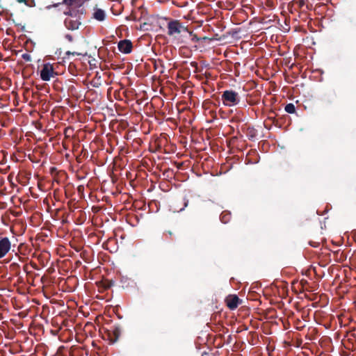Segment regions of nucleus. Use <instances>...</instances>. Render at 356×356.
Wrapping results in <instances>:
<instances>
[{
    "mask_svg": "<svg viewBox=\"0 0 356 356\" xmlns=\"http://www.w3.org/2000/svg\"><path fill=\"white\" fill-rule=\"evenodd\" d=\"M222 102L225 106L232 107L239 103L240 97L234 90H225L222 95Z\"/></svg>",
    "mask_w": 356,
    "mask_h": 356,
    "instance_id": "f257e3e1",
    "label": "nucleus"
},
{
    "mask_svg": "<svg viewBox=\"0 0 356 356\" xmlns=\"http://www.w3.org/2000/svg\"><path fill=\"white\" fill-rule=\"evenodd\" d=\"M182 32H188V30L179 21L173 20L168 24V34L169 35L175 36Z\"/></svg>",
    "mask_w": 356,
    "mask_h": 356,
    "instance_id": "f03ea898",
    "label": "nucleus"
},
{
    "mask_svg": "<svg viewBox=\"0 0 356 356\" xmlns=\"http://www.w3.org/2000/svg\"><path fill=\"white\" fill-rule=\"evenodd\" d=\"M57 75L54 67L51 63H44L40 71V78L44 81H49L51 78Z\"/></svg>",
    "mask_w": 356,
    "mask_h": 356,
    "instance_id": "7ed1b4c3",
    "label": "nucleus"
},
{
    "mask_svg": "<svg viewBox=\"0 0 356 356\" xmlns=\"http://www.w3.org/2000/svg\"><path fill=\"white\" fill-rule=\"evenodd\" d=\"M11 249V242L8 237L0 238V259L4 257Z\"/></svg>",
    "mask_w": 356,
    "mask_h": 356,
    "instance_id": "20e7f679",
    "label": "nucleus"
},
{
    "mask_svg": "<svg viewBox=\"0 0 356 356\" xmlns=\"http://www.w3.org/2000/svg\"><path fill=\"white\" fill-rule=\"evenodd\" d=\"M118 47L119 51L123 54H129L132 50V44L127 40L120 41Z\"/></svg>",
    "mask_w": 356,
    "mask_h": 356,
    "instance_id": "39448f33",
    "label": "nucleus"
},
{
    "mask_svg": "<svg viewBox=\"0 0 356 356\" xmlns=\"http://www.w3.org/2000/svg\"><path fill=\"white\" fill-rule=\"evenodd\" d=\"M225 302L230 309H234L239 305L240 300L236 295H229L226 298Z\"/></svg>",
    "mask_w": 356,
    "mask_h": 356,
    "instance_id": "423d86ee",
    "label": "nucleus"
},
{
    "mask_svg": "<svg viewBox=\"0 0 356 356\" xmlns=\"http://www.w3.org/2000/svg\"><path fill=\"white\" fill-rule=\"evenodd\" d=\"M92 17L99 22H102L106 18V13L102 9L95 8H94V12L92 13Z\"/></svg>",
    "mask_w": 356,
    "mask_h": 356,
    "instance_id": "0eeeda50",
    "label": "nucleus"
},
{
    "mask_svg": "<svg viewBox=\"0 0 356 356\" xmlns=\"http://www.w3.org/2000/svg\"><path fill=\"white\" fill-rule=\"evenodd\" d=\"M65 24L68 29L76 30L79 28V22L76 19H66Z\"/></svg>",
    "mask_w": 356,
    "mask_h": 356,
    "instance_id": "6e6552de",
    "label": "nucleus"
},
{
    "mask_svg": "<svg viewBox=\"0 0 356 356\" xmlns=\"http://www.w3.org/2000/svg\"><path fill=\"white\" fill-rule=\"evenodd\" d=\"M284 109L288 113H294L296 112L295 106L291 103L286 104Z\"/></svg>",
    "mask_w": 356,
    "mask_h": 356,
    "instance_id": "1a4fd4ad",
    "label": "nucleus"
},
{
    "mask_svg": "<svg viewBox=\"0 0 356 356\" xmlns=\"http://www.w3.org/2000/svg\"><path fill=\"white\" fill-rule=\"evenodd\" d=\"M220 218H221V220L224 223H226V222H227L229 221V220L230 218V215H229V213H222L221 214Z\"/></svg>",
    "mask_w": 356,
    "mask_h": 356,
    "instance_id": "9d476101",
    "label": "nucleus"
},
{
    "mask_svg": "<svg viewBox=\"0 0 356 356\" xmlns=\"http://www.w3.org/2000/svg\"><path fill=\"white\" fill-rule=\"evenodd\" d=\"M66 55L67 56H70V55H72V56H75V55H77V56H80V55H82L81 53H77V52H72V51H67L66 52Z\"/></svg>",
    "mask_w": 356,
    "mask_h": 356,
    "instance_id": "9b49d317",
    "label": "nucleus"
},
{
    "mask_svg": "<svg viewBox=\"0 0 356 356\" xmlns=\"http://www.w3.org/2000/svg\"><path fill=\"white\" fill-rule=\"evenodd\" d=\"M188 33H189V34L193 37V38H192V40H193V41H197V40H198V39H197V38H196V36H195V35H192V33H191V32H190V31H188Z\"/></svg>",
    "mask_w": 356,
    "mask_h": 356,
    "instance_id": "f8f14e48",
    "label": "nucleus"
},
{
    "mask_svg": "<svg viewBox=\"0 0 356 356\" xmlns=\"http://www.w3.org/2000/svg\"><path fill=\"white\" fill-rule=\"evenodd\" d=\"M65 38L70 41L72 42L73 40L72 36L70 35H67Z\"/></svg>",
    "mask_w": 356,
    "mask_h": 356,
    "instance_id": "ddd939ff",
    "label": "nucleus"
},
{
    "mask_svg": "<svg viewBox=\"0 0 356 356\" xmlns=\"http://www.w3.org/2000/svg\"><path fill=\"white\" fill-rule=\"evenodd\" d=\"M19 3H24L26 5H27L26 0H16Z\"/></svg>",
    "mask_w": 356,
    "mask_h": 356,
    "instance_id": "4468645a",
    "label": "nucleus"
},
{
    "mask_svg": "<svg viewBox=\"0 0 356 356\" xmlns=\"http://www.w3.org/2000/svg\"><path fill=\"white\" fill-rule=\"evenodd\" d=\"M24 58L25 59H28L29 56H24Z\"/></svg>",
    "mask_w": 356,
    "mask_h": 356,
    "instance_id": "2eb2a0df",
    "label": "nucleus"
}]
</instances>
